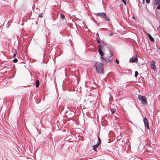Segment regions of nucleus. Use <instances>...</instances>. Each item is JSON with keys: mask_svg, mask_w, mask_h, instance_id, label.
Here are the masks:
<instances>
[{"mask_svg": "<svg viewBox=\"0 0 160 160\" xmlns=\"http://www.w3.org/2000/svg\"><path fill=\"white\" fill-rule=\"evenodd\" d=\"M122 1L123 2V3L124 4V5H126V2L125 1V0Z\"/></svg>", "mask_w": 160, "mask_h": 160, "instance_id": "nucleus-29", "label": "nucleus"}, {"mask_svg": "<svg viewBox=\"0 0 160 160\" xmlns=\"http://www.w3.org/2000/svg\"><path fill=\"white\" fill-rule=\"evenodd\" d=\"M74 116V112H72L71 111L70 112L68 115V118H72Z\"/></svg>", "mask_w": 160, "mask_h": 160, "instance_id": "nucleus-11", "label": "nucleus"}, {"mask_svg": "<svg viewBox=\"0 0 160 160\" xmlns=\"http://www.w3.org/2000/svg\"><path fill=\"white\" fill-rule=\"evenodd\" d=\"M111 111L112 113H114L116 111L115 109L112 108L111 109Z\"/></svg>", "mask_w": 160, "mask_h": 160, "instance_id": "nucleus-17", "label": "nucleus"}, {"mask_svg": "<svg viewBox=\"0 0 160 160\" xmlns=\"http://www.w3.org/2000/svg\"><path fill=\"white\" fill-rule=\"evenodd\" d=\"M147 3L148 4L150 2V0H146Z\"/></svg>", "mask_w": 160, "mask_h": 160, "instance_id": "nucleus-28", "label": "nucleus"}, {"mask_svg": "<svg viewBox=\"0 0 160 160\" xmlns=\"http://www.w3.org/2000/svg\"><path fill=\"white\" fill-rule=\"evenodd\" d=\"M98 142L101 144V139L100 137L98 136Z\"/></svg>", "mask_w": 160, "mask_h": 160, "instance_id": "nucleus-15", "label": "nucleus"}, {"mask_svg": "<svg viewBox=\"0 0 160 160\" xmlns=\"http://www.w3.org/2000/svg\"><path fill=\"white\" fill-rule=\"evenodd\" d=\"M155 61L154 60H152L150 63V66L152 69L155 71L157 69V68L155 66Z\"/></svg>", "mask_w": 160, "mask_h": 160, "instance_id": "nucleus-5", "label": "nucleus"}, {"mask_svg": "<svg viewBox=\"0 0 160 160\" xmlns=\"http://www.w3.org/2000/svg\"><path fill=\"white\" fill-rule=\"evenodd\" d=\"M113 35V33L112 32H111L109 34V36H111Z\"/></svg>", "mask_w": 160, "mask_h": 160, "instance_id": "nucleus-31", "label": "nucleus"}, {"mask_svg": "<svg viewBox=\"0 0 160 160\" xmlns=\"http://www.w3.org/2000/svg\"><path fill=\"white\" fill-rule=\"evenodd\" d=\"M143 121L144 123L145 127L148 130L150 129L149 126V122L148 119L146 117H145L143 119Z\"/></svg>", "mask_w": 160, "mask_h": 160, "instance_id": "nucleus-4", "label": "nucleus"}, {"mask_svg": "<svg viewBox=\"0 0 160 160\" xmlns=\"http://www.w3.org/2000/svg\"><path fill=\"white\" fill-rule=\"evenodd\" d=\"M101 59L102 60V62L104 63H106L108 62V59H107V58H105L103 57L102 58H101Z\"/></svg>", "mask_w": 160, "mask_h": 160, "instance_id": "nucleus-12", "label": "nucleus"}, {"mask_svg": "<svg viewBox=\"0 0 160 160\" xmlns=\"http://www.w3.org/2000/svg\"><path fill=\"white\" fill-rule=\"evenodd\" d=\"M152 27H153V28L154 29V26H153Z\"/></svg>", "mask_w": 160, "mask_h": 160, "instance_id": "nucleus-41", "label": "nucleus"}, {"mask_svg": "<svg viewBox=\"0 0 160 160\" xmlns=\"http://www.w3.org/2000/svg\"><path fill=\"white\" fill-rule=\"evenodd\" d=\"M109 52L110 53V55L109 56V57H112V56H113V53L112 52H111V51H109Z\"/></svg>", "mask_w": 160, "mask_h": 160, "instance_id": "nucleus-21", "label": "nucleus"}, {"mask_svg": "<svg viewBox=\"0 0 160 160\" xmlns=\"http://www.w3.org/2000/svg\"><path fill=\"white\" fill-rule=\"evenodd\" d=\"M97 17H98V21L102 22V21L104 20L107 22H109L110 21L109 17L108 16L106 13L100 12L96 13Z\"/></svg>", "mask_w": 160, "mask_h": 160, "instance_id": "nucleus-1", "label": "nucleus"}, {"mask_svg": "<svg viewBox=\"0 0 160 160\" xmlns=\"http://www.w3.org/2000/svg\"><path fill=\"white\" fill-rule=\"evenodd\" d=\"M100 144L97 142L96 144L92 146L93 150H96L97 148H98Z\"/></svg>", "mask_w": 160, "mask_h": 160, "instance_id": "nucleus-9", "label": "nucleus"}, {"mask_svg": "<svg viewBox=\"0 0 160 160\" xmlns=\"http://www.w3.org/2000/svg\"><path fill=\"white\" fill-rule=\"evenodd\" d=\"M147 151V152H149L148 151Z\"/></svg>", "mask_w": 160, "mask_h": 160, "instance_id": "nucleus-42", "label": "nucleus"}, {"mask_svg": "<svg viewBox=\"0 0 160 160\" xmlns=\"http://www.w3.org/2000/svg\"><path fill=\"white\" fill-rule=\"evenodd\" d=\"M17 54V50H15V53L13 54V57H15L16 56Z\"/></svg>", "mask_w": 160, "mask_h": 160, "instance_id": "nucleus-20", "label": "nucleus"}, {"mask_svg": "<svg viewBox=\"0 0 160 160\" xmlns=\"http://www.w3.org/2000/svg\"><path fill=\"white\" fill-rule=\"evenodd\" d=\"M111 61H112V59H111Z\"/></svg>", "mask_w": 160, "mask_h": 160, "instance_id": "nucleus-43", "label": "nucleus"}, {"mask_svg": "<svg viewBox=\"0 0 160 160\" xmlns=\"http://www.w3.org/2000/svg\"><path fill=\"white\" fill-rule=\"evenodd\" d=\"M138 99L141 101V103L145 105L147 104L148 102L147 99L145 96H142L141 95H138Z\"/></svg>", "mask_w": 160, "mask_h": 160, "instance_id": "nucleus-3", "label": "nucleus"}, {"mask_svg": "<svg viewBox=\"0 0 160 160\" xmlns=\"http://www.w3.org/2000/svg\"><path fill=\"white\" fill-rule=\"evenodd\" d=\"M108 62H110L111 61V60L108 59Z\"/></svg>", "mask_w": 160, "mask_h": 160, "instance_id": "nucleus-32", "label": "nucleus"}, {"mask_svg": "<svg viewBox=\"0 0 160 160\" xmlns=\"http://www.w3.org/2000/svg\"><path fill=\"white\" fill-rule=\"evenodd\" d=\"M147 35H148V37L149 38H150L151 37H152V36L149 33H148Z\"/></svg>", "mask_w": 160, "mask_h": 160, "instance_id": "nucleus-25", "label": "nucleus"}, {"mask_svg": "<svg viewBox=\"0 0 160 160\" xmlns=\"http://www.w3.org/2000/svg\"><path fill=\"white\" fill-rule=\"evenodd\" d=\"M67 112H68V111H66L65 112V113H67Z\"/></svg>", "mask_w": 160, "mask_h": 160, "instance_id": "nucleus-36", "label": "nucleus"}, {"mask_svg": "<svg viewBox=\"0 0 160 160\" xmlns=\"http://www.w3.org/2000/svg\"><path fill=\"white\" fill-rule=\"evenodd\" d=\"M156 46L157 48V50H158L157 52H159V50L160 51V48H159L158 47V46L157 45V44H156ZM159 54H160V52H159Z\"/></svg>", "mask_w": 160, "mask_h": 160, "instance_id": "nucleus-19", "label": "nucleus"}, {"mask_svg": "<svg viewBox=\"0 0 160 160\" xmlns=\"http://www.w3.org/2000/svg\"><path fill=\"white\" fill-rule=\"evenodd\" d=\"M98 52L99 53L100 56V58L101 59V58L103 57V56L104 54V52L102 51V50H98Z\"/></svg>", "mask_w": 160, "mask_h": 160, "instance_id": "nucleus-8", "label": "nucleus"}, {"mask_svg": "<svg viewBox=\"0 0 160 160\" xmlns=\"http://www.w3.org/2000/svg\"><path fill=\"white\" fill-rule=\"evenodd\" d=\"M94 22L96 23H97V22L96 20H95V21H94Z\"/></svg>", "mask_w": 160, "mask_h": 160, "instance_id": "nucleus-35", "label": "nucleus"}, {"mask_svg": "<svg viewBox=\"0 0 160 160\" xmlns=\"http://www.w3.org/2000/svg\"><path fill=\"white\" fill-rule=\"evenodd\" d=\"M154 4L155 5H158L157 7V8L158 9L160 10V0H154Z\"/></svg>", "mask_w": 160, "mask_h": 160, "instance_id": "nucleus-6", "label": "nucleus"}, {"mask_svg": "<svg viewBox=\"0 0 160 160\" xmlns=\"http://www.w3.org/2000/svg\"><path fill=\"white\" fill-rule=\"evenodd\" d=\"M115 61L116 62V63H117L118 64H119V61L117 59H116V60H115Z\"/></svg>", "mask_w": 160, "mask_h": 160, "instance_id": "nucleus-24", "label": "nucleus"}, {"mask_svg": "<svg viewBox=\"0 0 160 160\" xmlns=\"http://www.w3.org/2000/svg\"><path fill=\"white\" fill-rule=\"evenodd\" d=\"M142 2L143 4H144L145 2L144 0H142Z\"/></svg>", "mask_w": 160, "mask_h": 160, "instance_id": "nucleus-34", "label": "nucleus"}, {"mask_svg": "<svg viewBox=\"0 0 160 160\" xmlns=\"http://www.w3.org/2000/svg\"><path fill=\"white\" fill-rule=\"evenodd\" d=\"M100 148H101V149H103L102 148H101V147H100Z\"/></svg>", "mask_w": 160, "mask_h": 160, "instance_id": "nucleus-39", "label": "nucleus"}, {"mask_svg": "<svg viewBox=\"0 0 160 160\" xmlns=\"http://www.w3.org/2000/svg\"><path fill=\"white\" fill-rule=\"evenodd\" d=\"M160 52V51L159 50V52Z\"/></svg>", "mask_w": 160, "mask_h": 160, "instance_id": "nucleus-45", "label": "nucleus"}, {"mask_svg": "<svg viewBox=\"0 0 160 160\" xmlns=\"http://www.w3.org/2000/svg\"><path fill=\"white\" fill-rule=\"evenodd\" d=\"M97 24H98V26H99V23H97Z\"/></svg>", "mask_w": 160, "mask_h": 160, "instance_id": "nucleus-37", "label": "nucleus"}, {"mask_svg": "<svg viewBox=\"0 0 160 160\" xmlns=\"http://www.w3.org/2000/svg\"><path fill=\"white\" fill-rule=\"evenodd\" d=\"M74 77H75V78L76 79V80H77V81H78V79H77V76H76L75 75H74Z\"/></svg>", "mask_w": 160, "mask_h": 160, "instance_id": "nucleus-33", "label": "nucleus"}, {"mask_svg": "<svg viewBox=\"0 0 160 160\" xmlns=\"http://www.w3.org/2000/svg\"><path fill=\"white\" fill-rule=\"evenodd\" d=\"M18 61V60L16 58H14L13 60V62H16Z\"/></svg>", "mask_w": 160, "mask_h": 160, "instance_id": "nucleus-23", "label": "nucleus"}, {"mask_svg": "<svg viewBox=\"0 0 160 160\" xmlns=\"http://www.w3.org/2000/svg\"><path fill=\"white\" fill-rule=\"evenodd\" d=\"M35 82L36 83V88H38L39 87V84H40V82L39 81V80H35Z\"/></svg>", "mask_w": 160, "mask_h": 160, "instance_id": "nucleus-13", "label": "nucleus"}, {"mask_svg": "<svg viewBox=\"0 0 160 160\" xmlns=\"http://www.w3.org/2000/svg\"><path fill=\"white\" fill-rule=\"evenodd\" d=\"M96 40L97 41V43L98 44H99L100 43V40L98 38H96Z\"/></svg>", "mask_w": 160, "mask_h": 160, "instance_id": "nucleus-22", "label": "nucleus"}, {"mask_svg": "<svg viewBox=\"0 0 160 160\" xmlns=\"http://www.w3.org/2000/svg\"><path fill=\"white\" fill-rule=\"evenodd\" d=\"M24 87H26V86H24Z\"/></svg>", "mask_w": 160, "mask_h": 160, "instance_id": "nucleus-44", "label": "nucleus"}, {"mask_svg": "<svg viewBox=\"0 0 160 160\" xmlns=\"http://www.w3.org/2000/svg\"><path fill=\"white\" fill-rule=\"evenodd\" d=\"M149 39L152 42H153L154 41V39L152 36Z\"/></svg>", "mask_w": 160, "mask_h": 160, "instance_id": "nucleus-18", "label": "nucleus"}, {"mask_svg": "<svg viewBox=\"0 0 160 160\" xmlns=\"http://www.w3.org/2000/svg\"><path fill=\"white\" fill-rule=\"evenodd\" d=\"M148 71V69L147 66L146 67V69L145 70V72H147Z\"/></svg>", "mask_w": 160, "mask_h": 160, "instance_id": "nucleus-26", "label": "nucleus"}, {"mask_svg": "<svg viewBox=\"0 0 160 160\" xmlns=\"http://www.w3.org/2000/svg\"><path fill=\"white\" fill-rule=\"evenodd\" d=\"M104 41H101V42H100V43H101L102 44H104Z\"/></svg>", "mask_w": 160, "mask_h": 160, "instance_id": "nucleus-30", "label": "nucleus"}, {"mask_svg": "<svg viewBox=\"0 0 160 160\" xmlns=\"http://www.w3.org/2000/svg\"><path fill=\"white\" fill-rule=\"evenodd\" d=\"M39 18H42V13H40L39 15Z\"/></svg>", "mask_w": 160, "mask_h": 160, "instance_id": "nucleus-27", "label": "nucleus"}, {"mask_svg": "<svg viewBox=\"0 0 160 160\" xmlns=\"http://www.w3.org/2000/svg\"><path fill=\"white\" fill-rule=\"evenodd\" d=\"M53 20H54V21L55 20V18H54V19H53Z\"/></svg>", "mask_w": 160, "mask_h": 160, "instance_id": "nucleus-38", "label": "nucleus"}, {"mask_svg": "<svg viewBox=\"0 0 160 160\" xmlns=\"http://www.w3.org/2000/svg\"><path fill=\"white\" fill-rule=\"evenodd\" d=\"M60 16L62 20H63L65 18V16L62 13H60Z\"/></svg>", "mask_w": 160, "mask_h": 160, "instance_id": "nucleus-14", "label": "nucleus"}, {"mask_svg": "<svg viewBox=\"0 0 160 160\" xmlns=\"http://www.w3.org/2000/svg\"><path fill=\"white\" fill-rule=\"evenodd\" d=\"M138 58L137 57H132L129 59L130 61L132 63L137 62L138 61Z\"/></svg>", "mask_w": 160, "mask_h": 160, "instance_id": "nucleus-7", "label": "nucleus"}, {"mask_svg": "<svg viewBox=\"0 0 160 160\" xmlns=\"http://www.w3.org/2000/svg\"><path fill=\"white\" fill-rule=\"evenodd\" d=\"M138 75V72L137 71H135V77L136 78L137 77Z\"/></svg>", "mask_w": 160, "mask_h": 160, "instance_id": "nucleus-16", "label": "nucleus"}, {"mask_svg": "<svg viewBox=\"0 0 160 160\" xmlns=\"http://www.w3.org/2000/svg\"><path fill=\"white\" fill-rule=\"evenodd\" d=\"M97 72L99 74H103L104 69L103 64L100 62H96L94 65Z\"/></svg>", "mask_w": 160, "mask_h": 160, "instance_id": "nucleus-2", "label": "nucleus"}, {"mask_svg": "<svg viewBox=\"0 0 160 160\" xmlns=\"http://www.w3.org/2000/svg\"><path fill=\"white\" fill-rule=\"evenodd\" d=\"M98 50H104L105 49V48L104 46L102 44H99L98 45Z\"/></svg>", "mask_w": 160, "mask_h": 160, "instance_id": "nucleus-10", "label": "nucleus"}, {"mask_svg": "<svg viewBox=\"0 0 160 160\" xmlns=\"http://www.w3.org/2000/svg\"><path fill=\"white\" fill-rule=\"evenodd\" d=\"M95 152H97V150H96V151H94Z\"/></svg>", "mask_w": 160, "mask_h": 160, "instance_id": "nucleus-40", "label": "nucleus"}]
</instances>
